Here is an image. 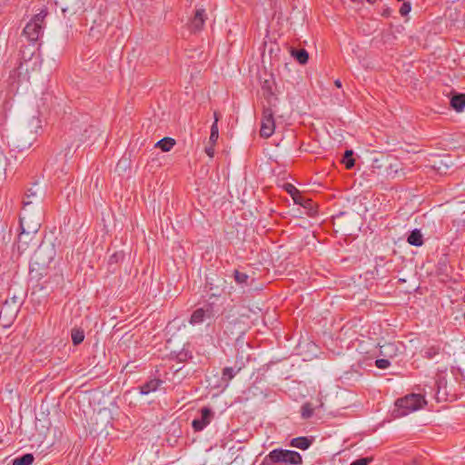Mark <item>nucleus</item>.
Wrapping results in <instances>:
<instances>
[{
    "label": "nucleus",
    "mask_w": 465,
    "mask_h": 465,
    "mask_svg": "<svg viewBox=\"0 0 465 465\" xmlns=\"http://www.w3.org/2000/svg\"><path fill=\"white\" fill-rule=\"evenodd\" d=\"M42 223V209L23 207L20 213V229L37 233Z\"/></svg>",
    "instance_id": "3"
},
{
    "label": "nucleus",
    "mask_w": 465,
    "mask_h": 465,
    "mask_svg": "<svg viewBox=\"0 0 465 465\" xmlns=\"http://www.w3.org/2000/svg\"><path fill=\"white\" fill-rule=\"evenodd\" d=\"M40 65H41V61H40V62L34 61V66H38V67H40Z\"/></svg>",
    "instance_id": "43"
},
{
    "label": "nucleus",
    "mask_w": 465,
    "mask_h": 465,
    "mask_svg": "<svg viewBox=\"0 0 465 465\" xmlns=\"http://www.w3.org/2000/svg\"><path fill=\"white\" fill-rule=\"evenodd\" d=\"M259 78L261 82L262 95L263 98L262 104L264 103L268 105H277L278 97L274 93L276 84L273 74H265L264 78H262L261 75Z\"/></svg>",
    "instance_id": "8"
},
{
    "label": "nucleus",
    "mask_w": 465,
    "mask_h": 465,
    "mask_svg": "<svg viewBox=\"0 0 465 465\" xmlns=\"http://www.w3.org/2000/svg\"><path fill=\"white\" fill-rule=\"evenodd\" d=\"M362 66H364V67H366V68L371 67L368 64H362Z\"/></svg>",
    "instance_id": "44"
},
{
    "label": "nucleus",
    "mask_w": 465,
    "mask_h": 465,
    "mask_svg": "<svg viewBox=\"0 0 465 465\" xmlns=\"http://www.w3.org/2000/svg\"><path fill=\"white\" fill-rule=\"evenodd\" d=\"M162 383L163 381L160 379H152L139 387L140 393L147 395L151 392L156 391Z\"/></svg>",
    "instance_id": "19"
},
{
    "label": "nucleus",
    "mask_w": 465,
    "mask_h": 465,
    "mask_svg": "<svg viewBox=\"0 0 465 465\" xmlns=\"http://www.w3.org/2000/svg\"><path fill=\"white\" fill-rule=\"evenodd\" d=\"M312 442H313L312 437L309 438V437L301 436V437L293 438L291 440L290 445L292 447L305 450L311 447Z\"/></svg>",
    "instance_id": "20"
},
{
    "label": "nucleus",
    "mask_w": 465,
    "mask_h": 465,
    "mask_svg": "<svg viewBox=\"0 0 465 465\" xmlns=\"http://www.w3.org/2000/svg\"><path fill=\"white\" fill-rule=\"evenodd\" d=\"M175 145V140L171 137H164L155 143V147L163 152H169Z\"/></svg>",
    "instance_id": "26"
},
{
    "label": "nucleus",
    "mask_w": 465,
    "mask_h": 465,
    "mask_svg": "<svg viewBox=\"0 0 465 465\" xmlns=\"http://www.w3.org/2000/svg\"><path fill=\"white\" fill-rule=\"evenodd\" d=\"M302 458L294 450L275 449L270 451L260 465H301Z\"/></svg>",
    "instance_id": "2"
},
{
    "label": "nucleus",
    "mask_w": 465,
    "mask_h": 465,
    "mask_svg": "<svg viewBox=\"0 0 465 465\" xmlns=\"http://www.w3.org/2000/svg\"><path fill=\"white\" fill-rule=\"evenodd\" d=\"M33 61L34 60H27V59L21 60L19 62L18 66L12 71L11 77L17 76L19 79H22V80H26V81L29 80L28 67H29V63L33 62Z\"/></svg>",
    "instance_id": "15"
},
{
    "label": "nucleus",
    "mask_w": 465,
    "mask_h": 465,
    "mask_svg": "<svg viewBox=\"0 0 465 465\" xmlns=\"http://www.w3.org/2000/svg\"><path fill=\"white\" fill-rule=\"evenodd\" d=\"M375 366L381 370L388 369L391 366L390 359L385 358V357L377 359L375 361Z\"/></svg>",
    "instance_id": "34"
},
{
    "label": "nucleus",
    "mask_w": 465,
    "mask_h": 465,
    "mask_svg": "<svg viewBox=\"0 0 465 465\" xmlns=\"http://www.w3.org/2000/svg\"><path fill=\"white\" fill-rule=\"evenodd\" d=\"M293 62H297L301 65H305L308 60H291L290 62H286L284 64V68L288 71L292 70V66L293 65Z\"/></svg>",
    "instance_id": "37"
},
{
    "label": "nucleus",
    "mask_w": 465,
    "mask_h": 465,
    "mask_svg": "<svg viewBox=\"0 0 465 465\" xmlns=\"http://www.w3.org/2000/svg\"><path fill=\"white\" fill-rule=\"evenodd\" d=\"M401 353V344L395 341H386L380 346V356L393 359Z\"/></svg>",
    "instance_id": "13"
},
{
    "label": "nucleus",
    "mask_w": 465,
    "mask_h": 465,
    "mask_svg": "<svg viewBox=\"0 0 465 465\" xmlns=\"http://www.w3.org/2000/svg\"><path fill=\"white\" fill-rule=\"evenodd\" d=\"M450 106L458 113L465 108V94H455L450 98Z\"/></svg>",
    "instance_id": "23"
},
{
    "label": "nucleus",
    "mask_w": 465,
    "mask_h": 465,
    "mask_svg": "<svg viewBox=\"0 0 465 465\" xmlns=\"http://www.w3.org/2000/svg\"><path fill=\"white\" fill-rule=\"evenodd\" d=\"M436 384H437L438 388L440 389V382L438 381H436Z\"/></svg>",
    "instance_id": "46"
},
{
    "label": "nucleus",
    "mask_w": 465,
    "mask_h": 465,
    "mask_svg": "<svg viewBox=\"0 0 465 465\" xmlns=\"http://www.w3.org/2000/svg\"><path fill=\"white\" fill-rule=\"evenodd\" d=\"M90 125L87 124V123H82L81 124L77 123L74 124L71 130L74 131V135H77L78 134V131L81 132L82 130L84 131V134H80V137H79V140L81 142H84V139H85V135L84 134L87 132V128L89 127Z\"/></svg>",
    "instance_id": "29"
},
{
    "label": "nucleus",
    "mask_w": 465,
    "mask_h": 465,
    "mask_svg": "<svg viewBox=\"0 0 465 465\" xmlns=\"http://www.w3.org/2000/svg\"><path fill=\"white\" fill-rule=\"evenodd\" d=\"M334 84L336 87L341 88V80H339V79L335 80Z\"/></svg>",
    "instance_id": "41"
},
{
    "label": "nucleus",
    "mask_w": 465,
    "mask_h": 465,
    "mask_svg": "<svg viewBox=\"0 0 465 465\" xmlns=\"http://www.w3.org/2000/svg\"><path fill=\"white\" fill-rule=\"evenodd\" d=\"M205 152L206 153L210 156V157H213V153H214V150L213 147H206L205 148Z\"/></svg>",
    "instance_id": "39"
},
{
    "label": "nucleus",
    "mask_w": 465,
    "mask_h": 465,
    "mask_svg": "<svg viewBox=\"0 0 465 465\" xmlns=\"http://www.w3.org/2000/svg\"><path fill=\"white\" fill-rule=\"evenodd\" d=\"M56 256L54 244L52 242H42L35 251L33 262L39 268L48 267Z\"/></svg>",
    "instance_id": "5"
},
{
    "label": "nucleus",
    "mask_w": 465,
    "mask_h": 465,
    "mask_svg": "<svg viewBox=\"0 0 465 465\" xmlns=\"http://www.w3.org/2000/svg\"><path fill=\"white\" fill-rule=\"evenodd\" d=\"M411 10V4L409 2H403L401 6L400 7V14L402 16L407 15Z\"/></svg>",
    "instance_id": "35"
},
{
    "label": "nucleus",
    "mask_w": 465,
    "mask_h": 465,
    "mask_svg": "<svg viewBox=\"0 0 465 465\" xmlns=\"http://www.w3.org/2000/svg\"><path fill=\"white\" fill-rule=\"evenodd\" d=\"M407 242L412 246L420 247L423 244V236L419 229L411 232L407 238Z\"/></svg>",
    "instance_id": "24"
},
{
    "label": "nucleus",
    "mask_w": 465,
    "mask_h": 465,
    "mask_svg": "<svg viewBox=\"0 0 465 465\" xmlns=\"http://www.w3.org/2000/svg\"><path fill=\"white\" fill-rule=\"evenodd\" d=\"M369 3L373 4L375 0H367Z\"/></svg>",
    "instance_id": "45"
},
{
    "label": "nucleus",
    "mask_w": 465,
    "mask_h": 465,
    "mask_svg": "<svg viewBox=\"0 0 465 465\" xmlns=\"http://www.w3.org/2000/svg\"><path fill=\"white\" fill-rule=\"evenodd\" d=\"M36 233H30L27 230H21L18 235V249L25 251L35 238Z\"/></svg>",
    "instance_id": "17"
},
{
    "label": "nucleus",
    "mask_w": 465,
    "mask_h": 465,
    "mask_svg": "<svg viewBox=\"0 0 465 465\" xmlns=\"http://www.w3.org/2000/svg\"><path fill=\"white\" fill-rule=\"evenodd\" d=\"M314 412V409L311 402H305L301 408V416L302 419H310Z\"/></svg>",
    "instance_id": "31"
},
{
    "label": "nucleus",
    "mask_w": 465,
    "mask_h": 465,
    "mask_svg": "<svg viewBox=\"0 0 465 465\" xmlns=\"http://www.w3.org/2000/svg\"><path fill=\"white\" fill-rule=\"evenodd\" d=\"M214 115H215V122L213 124V125L211 127V134H210V142H212V143H215L218 139V126H217L218 118H217L216 113L214 114Z\"/></svg>",
    "instance_id": "33"
},
{
    "label": "nucleus",
    "mask_w": 465,
    "mask_h": 465,
    "mask_svg": "<svg viewBox=\"0 0 465 465\" xmlns=\"http://www.w3.org/2000/svg\"><path fill=\"white\" fill-rule=\"evenodd\" d=\"M293 202L295 204H299L303 208L307 209L308 214L310 216H313L317 213L314 202L312 199L304 197L302 193L301 198L298 200V198L296 197L294 198Z\"/></svg>",
    "instance_id": "21"
},
{
    "label": "nucleus",
    "mask_w": 465,
    "mask_h": 465,
    "mask_svg": "<svg viewBox=\"0 0 465 465\" xmlns=\"http://www.w3.org/2000/svg\"><path fill=\"white\" fill-rule=\"evenodd\" d=\"M352 2H357L358 0H351Z\"/></svg>",
    "instance_id": "47"
},
{
    "label": "nucleus",
    "mask_w": 465,
    "mask_h": 465,
    "mask_svg": "<svg viewBox=\"0 0 465 465\" xmlns=\"http://www.w3.org/2000/svg\"><path fill=\"white\" fill-rule=\"evenodd\" d=\"M35 460V457L31 453L24 454L21 457H17L13 460V465H32Z\"/></svg>",
    "instance_id": "27"
},
{
    "label": "nucleus",
    "mask_w": 465,
    "mask_h": 465,
    "mask_svg": "<svg viewBox=\"0 0 465 465\" xmlns=\"http://www.w3.org/2000/svg\"><path fill=\"white\" fill-rule=\"evenodd\" d=\"M373 460L372 457L361 458L354 460L352 465H369Z\"/></svg>",
    "instance_id": "36"
},
{
    "label": "nucleus",
    "mask_w": 465,
    "mask_h": 465,
    "mask_svg": "<svg viewBox=\"0 0 465 465\" xmlns=\"http://www.w3.org/2000/svg\"><path fill=\"white\" fill-rule=\"evenodd\" d=\"M200 412L201 416L199 418H195L192 421V427L195 432L202 431L211 423L213 419V412L208 407L202 408Z\"/></svg>",
    "instance_id": "12"
},
{
    "label": "nucleus",
    "mask_w": 465,
    "mask_h": 465,
    "mask_svg": "<svg viewBox=\"0 0 465 465\" xmlns=\"http://www.w3.org/2000/svg\"><path fill=\"white\" fill-rule=\"evenodd\" d=\"M234 347L237 350L234 368H237L238 371H240L244 366L245 362L250 360L251 346L248 341H244L241 337H237L234 341Z\"/></svg>",
    "instance_id": "10"
},
{
    "label": "nucleus",
    "mask_w": 465,
    "mask_h": 465,
    "mask_svg": "<svg viewBox=\"0 0 465 465\" xmlns=\"http://www.w3.org/2000/svg\"><path fill=\"white\" fill-rule=\"evenodd\" d=\"M277 105H268L262 104V112L261 118L260 135L263 138L271 137L275 131V108Z\"/></svg>",
    "instance_id": "6"
},
{
    "label": "nucleus",
    "mask_w": 465,
    "mask_h": 465,
    "mask_svg": "<svg viewBox=\"0 0 465 465\" xmlns=\"http://www.w3.org/2000/svg\"><path fill=\"white\" fill-rule=\"evenodd\" d=\"M205 18V10L203 8L197 9L190 25L191 30L194 33L201 31Z\"/></svg>",
    "instance_id": "16"
},
{
    "label": "nucleus",
    "mask_w": 465,
    "mask_h": 465,
    "mask_svg": "<svg viewBox=\"0 0 465 465\" xmlns=\"http://www.w3.org/2000/svg\"><path fill=\"white\" fill-rule=\"evenodd\" d=\"M44 199V192L35 183L31 188H28L25 193L23 200V207L28 208H41V203Z\"/></svg>",
    "instance_id": "9"
},
{
    "label": "nucleus",
    "mask_w": 465,
    "mask_h": 465,
    "mask_svg": "<svg viewBox=\"0 0 465 465\" xmlns=\"http://www.w3.org/2000/svg\"><path fill=\"white\" fill-rule=\"evenodd\" d=\"M71 338L74 345H79L84 339V331L80 328H74L71 331Z\"/></svg>",
    "instance_id": "28"
},
{
    "label": "nucleus",
    "mask_w": 465,
    "mask_h": 465,
    "mask_svg": "<svg viewBox=\"0 0 465 465\" xmlns=\"http://www.w3.org/2000/svg\"><path fill=\"white\" fill-rule=\"evenodd\" d=\"M223 379H224L227 381H230L231 379H232V367H227L223 370Z\"/></svg>",
    "instance_id": "38"
},
{
    "label": "nucleus",
    "mask_w": 465,
    "mask_h": 465,
    "mask_svg": "<svg viewBox=\"0 0 465 465\" xmlns=\"http://www.w3.org/2000/svg\"><path fill=\"white\" fill-rule=\"evenodd\" d=\"M46 15V11L42 10L26 24L24 29V35L30 42L37 41L43 34V25Z\"/></svg>",
    "instance_id": "7"
},
{
    "label": "nucleus",
    "mask_w": 465,
    "mask_h": 465,
    "mask_svg": "<svg viewBox=\"0 0 465 465\" xmlns=\"http://www.w3.org/2000/svg\"><path fill=\"white\" fill-rule=\"evenodd\" d=\"M234 329H237V332L239 333L238 337H241V339H242V336L250 329L249 316L242 314L240 320L234 321Z\"/></svg>",
    "instance_id": "22"
},
{
    "label": "nucleus",
    "mask_w": 465,
    "mask_h": 465,
    "mask_svg": "<svg viewBox=\"0 0 465 465\" xmlns=\"http://www.w3.org/2000/svg\"><path fill=\"white\" fill-rule=\"evenodd\" d=\"M284 190L292 196V200L294 198H301V192L292 183H285L283 185Z\"/></svg>",
    "instance_id": "32"
},
{
    "label": "nucleus",
    "mask_w": 465,
    "mask_h": 465,
    "mask_svg": "<svg viewBox=\"0 0 465 465\" xmlns=\"http://www.w3.org/2000/svg\"><path fill=\"white\" fill-rule=\"evenodd\" d=\"M341 163L345 165L346 169L350 170L351 169L355 164V160L353 158V151L352 150H346Z\"/></svg>",
    "instance_id": "30"
},
{
    "label": "nucleus",
    "mask_w": 465,
    "mask_h": 465,
    "mask_svg": "<svg viewBox=\"0 0 465 465\" xmlns=\"http://www.w3.org/2000/svg\"><path fill=\"white\" fill-rule=\"evenodd\" d=\"M116 257H117V253L113 254V255L110 257V262H112L113 260H116Z\"/></svg>",
    "instance_id": "42"
},
{
    "label": "nucleus",
    "mask_w": 465,
    "mask_h": 465,
    "mask_svg": "<svg viewBox=\"0 0 465 465\" xmlns=\"http://www.w3.org/2000/svg\"><path fill=\"white\" fill-rule=\"evenodd\" d=\"M239 453L234 457V463L236 465H252V454L245 450L244 447L238 449Z\"/></svg>",
    "instance_id": "18"
},
{
    "label": "nucleus",
    "mask_w": 465,
    "mask_h": 465,
    "mask_svg": "<svg viewBox=\"0 0 465 465\" xmlns=\"http://www.w3.org/2000/svg\"><path fill=\"white\" fill-rule=\"evenodd\" d=\"M427 403L421 394L411 393L396 401V411L398 416H406L409 413L418 411Z\"/></svg>",
    "instance_id": "4"
},
{
    "label": "nucleus",
    "mask_w": 465,
    "mask_h": 465,
    "mask_svg": "<svg viewBox=\"0 0 465 465\" xmlns=\"http://www.w3.org/2000/svg\"><path fill=\"white\" fill-rule=\"evenodd\" d=\"M215 312L212 303H205L203 306L193 312L189 322L192 325L202 324L207 320L214 317Z\"/></svg>",
    "instance_id": "11"
},
{
    "label": "nucleus",
    "mask_w": 465,
    "mask_h": 465,
    "mask_svg": "<svg viewBox=\"0 0 465 465\" xmlns=\"http://www.w3.org/2000/svg\"><path fill=\"white\" fill-rule=\"evenodd\" d=\"M234 282L242 285V288L246 286L250 289H253V283L255 282L254 272L249 275L246 272L234 270Z\"/></svg>",
    "instance_id": "14"
},
{
    "label": "nucleus",
    "mask_w": 465,
    "mask_h": 465,
    "mask_svg": "<svg viewBox=\"0 0 465 465\" xmlns=\"http://www.w3.org/2000/svg\"><path fill=\"white\" fill-rule=\"evenodd\" d=\"M381 15L386 17L389 16L391 15V9L390 8L384 9Z\"/></svg>",
    "instance_id": "40"
},
{
    "label": "nucleus",
    "mask_w": 465,
    "mask_h": 465,
    "mask_svg": "<svg viewBox=\"0 0 465 465\" xmlns=\"http://www.w3.org/2000/svg\"><path fill=\"white\" fill-rule=\"evenodd\" d=\"M441 351V348L439 344L431 345L421 350L422 357L428 360L433 359L435 356L439 355Z\"/></svg>",
    "instance_id": "25"
},
{
    "label": "nucleus",
    "mask_w": 465,
    "mask_h": 465,
    "mask_svg": "<svg viewBox=\"0 0 465 465\" xmlns=\"http://www.w3.org/2000/svg\"><path fill=\"white\" fill-rule=\"evenodd\" d=\"M261 58H278L279 56L291 58H309L308 52L302 47L283 45L282 47L277 42L264 41L259 48Z\"/></svg>",
    "instance_id": "1"
}]
</instances>
